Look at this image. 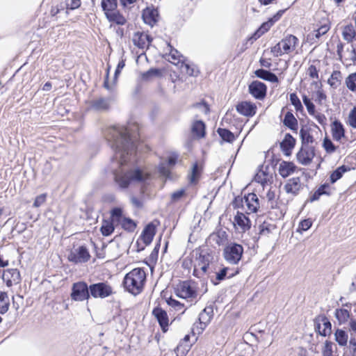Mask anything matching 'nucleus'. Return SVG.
I'll return each mask as SVG.
<instances>
[{
  "label": "nucleus",
  "mask_w": 356,
  "mask_h": 356,
  "mask_svg": "<svg viewBox=\"0 0 356 356\" xmlns=\"http://www.w3.org/2000/svg\"><path fill=\"white\" fill-rule=\"evenodd\" d=\"M140 126L136 122L129 124L127 127L114 130L113 135L116 139L111 145L115 153L121 152L119 167L113 170V180L121 189H127L133 183L144 182L150 178V173L145 172L139 167L129 168L127 166L124 154L134 150L136 145L132 138L139 136Z\"/></svg>",
  "instance_id": "1"
},
{
  "label": "nucleus",
  "mask_w": 356,
  "mask_h": 356,
  "mask_svg": "<svg viewBox=\"0 0 356 356\" xmlns=\"http://www.w3.org/2000/svg\"><path fill=\"white\" fill-rule=\"evenodd\" d=\"M332 22L327 15L323 13H316L312 24V30L307 35V41L310 44H318L330 31Z\"/></svg>",
  "instance_id": "2"
},
{
  "label": "nucleus",
  "mask_w": 356,
  "mask_h": 356,
  "mask_svg": "<svg viewBox=\"0 0 356 356\" xmlns=\"http://www.w3.org/2000/svg\"><path fill=\"white\" fill-rule=\"evenodd\" d=\"M147 274L143 268H135L123 279L124 289L134 296L141 293L146 283Z\"/></svg>",
  "instance_id": "3"
},
{
  "label": "nucleus",
  "mask_w": 356,
  "mask_h": 356,
  "mask_svg": "<svg viewBox=\"0 0 356 356\" xmlns=\"http://www.w3.org/2000/svg\"><path fill=\"white\" fill-rule=\"evenodd\" d=\"M101 8L110 27L127 24V17L118 9V0H101Z\"/></svg>",
  "instance_id": "4"
},
{
  "label": "nucleus",
  "mask_w": 356,
  "mask_h": 356,
  "mask_svg": "<svg viewBox=\"0 0 356 356\" xmlns=\"http://www.w3.org/2000/svg\"><path fill=\"white\" fill-rule=\"evenodd\" d=\"M234 209H241L246 214L257 213L259 209V200L254 193H249L244 196H237L232 202Z\"/></svg>",
  "instance_id": "5"
},
{
  "label": "nucleus",
  "mask_w": 356,
  "mask_h": 356,
  "mask_svg": "<svg viewBox=\"0 0 356 356\" xmlns=\"http://www.w3.org/2000/svg\"><path fill=\"white\" fill-rule=\"evenodd\" d=\"M296 36L289 34L282 39L278 43L271 47L270 51L275 57L293 52L298 44Z\"/></svg>",
  "instance_id": "6"
},
{
  "label": "nucleus",
  "mask_w": 356,
  "mask_h": 356,
  "mask_svg": "<svg viewBox=\"0 0 356 356\" xmlns=\"http://www.w3.org/2000/svg\"><path fill=\"white\" fill-rule=\"evenodd\" d=\"M211 259V255L207 252H196L193 261L194 268L193 275L197 278L204 277L207 273Z\"/></svg>",
  "instance_id": "7"
},
{
  "label": "nucleus",
  "mask_w": 356,
  "mask_h": 356,
  "mask_svg": "<svg viewBox=\"0 0 356 356\" xmlns=\"http://www.w3.org/2000/svg\"><path fill=\"white\" fill-rule=\"evenodd\" d=\"M160 225L159 220H154L146 225L138 237L136 244L139 250H143L150 245L156 234L157 227Z\"/></svg>",
  "instance_id": "8"
},
{
  "label": "nucleus",
  "mask_w": 356,
  "mask_h": 356,
  "mask_svg": "<svg viewBox=\"0 0 356 356\" xmlns=\"http://www.w3.org/2000/svg\"><path fill=\"white\" fill-rule=\"evenodd\" d=\"M175 293L181 298L193 300L197 296V283L192 280L180 281L175 288Z\"/></svg>",
  "instance_id": "9"
},
{
  "label": "nucleus",
  "mask_w": 356,
  "mask_h": 356,
  "mask_svg": "<svg viewBox=\"0 0 356 356\" xmlns=\"http://www.w3.org/2000/svg\"><path fill=\"white\" fill-rule=\"evenodd\" d=\"M90 258V251L86 245H81L76 248L74 246L67 254V260L74 264L87 263Z\"/></svg>",
  "instance_id": "10"
},
{
  "label": "nucleus",
  "mask_w": 356,
  "mask_h": 356,
  "mask_svg": "<svg viewBox=\"0 0 356 356\" xmlns=\"http://www.w3.org/2000/svg\"><path fill=\"white\" fill-rule=\"evenodd\" d=\"M71 299L76 302H83L90 298V285L85 281H79L72 284L70 293Z\"/></svg>",
  "instance_id": "11"
},
{
  "label": "nucleus",
  "mask_w": 356,
  "mask_h": 356,
  "mask_svg": "<svg viewBox=\"0 0 356 356\" xmlns=\"http://www.w3.org/2000/svg\"><path fill=\"white\" fill-rule=\"evenodd\" d=\"M243 254V247L238 243H231L227 245L223 251L225 259L231 264H237Z\"/></svg>",
  "instance_id": "12"
},
{
  "label": "nucleus",
  "mask_w": 356,
  "mask_h": 356,
  "mask_svg": "<svg viewBox=\"0 0 356 356\" xmlns=\"http://www.w3.org/2000/svg\"><path fill=\"white\" fill-rule=\"evenodd\" d=\"M90 297L93 298H106L113 294L112 286L108 282L91 284L90 285Z\"/></svg>",
  "instance_id": "13"
},
{
  "label": "nucleus",
  "mask_w": 356,
  "mask_h": 356,
  "mask_svg": "<svg viewBox=\"0 0 356 356\" xmlns=\"http://www.w3.org/2000/svg\"><path fill=\"white\" fill-rule=\"evenodd\" d=\"M213 316V314L211 308H205L201 312L199 315L198 321L195 322L192 327V333L193 335L195 334H201L211 322Z\"/></svg>",
  "instance_id": "14"
},
{
  "label": "nucleus",
  "mask_w": 356,
  "mask_h": 356,
  "mask_svg": "<svg viewBox=\"0 0 356 356\" xmlns=\"http://www.w3.org/2000/svg\"><path fill=\"white\" fill-rule=\"evenodd\" d=\"M302 102L306 106L307 113L309 115L314 118V119L321 124L325 125L327 123V118L323 113L316 111V106L309 96L304 94L302 95Z\"/></svg>",
  "instance_id": "15"
},
{
  "label": "nucleus",
  "mask_w": 356,
  "mask_h": 356,
  "mask_svg": "<svg viewBox=\"0 0 356 356\" xmlns=\"http://www.w3.org/2000/svg\"><path fill=\"white\" fill-rule=\"evenodd\" d=\"M316 155L314 147L309 145H301L296 154L298 162L302 165H309L312 163Z\"/></svg>",
  "instance_id": "16"
},
{
  "label": "nucleus",
  "mask_w": 356,
  "mask_h": 356,
  "mask_svg": "<svg viewBox=\"0 0 356 356\" xmlns=\"http://www.w3.org/2000/svg\"><path fill=\"white\" fill-rule=\"evenodd\" d=\"M204 171V163L200 161H195L187 175L189 185L196 186L199 184Z\"/></svg>",
  "instance_id": "17"
},
{
  "label": "nucleus",
  "mask_w": 356,
  "mask_h": 356,
  "mask_svg": "<svg viewBox=\"0 0 356 356\" xmlns=\"http://www.w3.org/2000/svg\"><path fill=\"white\" fill-rule=\"evenodd\" d=\"M315 330L321 336L326 337L332 332V324L325 315L318 316L314 321Z\"/></svg>",
  "instance_id": "18"
},
{
  "label": "nucleus",
  "mask_w": 356,
  "mask_h": 356,
  "mask_svg": "<svg viewBox=\"0 0 356 356\" xmlns=\"http://www.w3.org/2000/svg\"><path fill=\"white\" fill-rule=\"evenodd\" d=\"M142 18L146 24L154 26L159 20L158 8L152 4L147 6L142 11Z\"/></svg>",
  "instance_id": "19"
},
{
  "label": "nucleus",
  "mask_w": 356,
  "mask_h": 356,
  "mask_svg": "<svg viewBox=\"0 0 356 356\" xmlns=\"http://www.w3.org/2000/svg\"><path fill=\"white\" fill-rule=\"evenodd\" d=\"M234 227L241 233H245L251 227V221L242 211H237L234 217Z\"/></svg>",
  "instance_id": "20"
},
{
  "label": "nucleus",
  "mask_w": 356,
  "mask_h": 356,
  "mask_svg": "<svg viewBox=\"0 0 356 356\" xmlns=\"http://www.w3.org/2000/svg\"><path fill=\"white\" fill-rule=\"evenodd\" d=\"M249 93L255 99L262 100L267 93V86L259 81H253L248 86Z\"/></svg>",
  "instance_id": "21"
},
{
  "label": "nucleus",
  "mask_w": 356,
  "mask_h": 356,
  "mask_svg": "<svg viewBox=\"0 0 356 356\" xmlns=\"http://www.w3.org/2000/svg\"><path fill=\"white\" fill-rule=\"evenodd\" d=\"M2 279L8 287H12L21 282L22 278L19 270L17 268H8L4 270Z\"/></svg>",
  "instance_id": "22"
},
{
  "label": "nucleus",
  "mask_w": 356,
  "mask_h": 356,
  "mask_svg": "<svg viewBox=\"0 0 356 356\" xmlns=\"http://www.w3.org/2000/svg\"><path fill=\"white\" fill-rule=\"evenodd\" d=\"M236 110L240 115L251 118L256 114L257 107L250 101H241L236 105Z\"/></svg>",
  "instance_id": "23"
},
{
  "label": "nucleus",
  "mask_w": 356,
  "mask_h": 356,
  "mask_svg": "<svg viewBox=\"0 0 356 356\" xmlns=\"http://www.w3.org/2000/svg\"><path fill=\"white\" fill-rule=\"evenodd\" d=\"M152 315L158 321L161 329L163 333L168 331L169 317L167 312L160 307H156L152 310Z\"/></svg>",
  "instance_id": "24"
},
{
  "label": "nucleus",
  "mask_w": 356,
  "mask_h": 356,
  "mask_svg": "<svg viewBox=\"0 0 356 356\" xmlns=\"http://www.w3.org/2000/svg\"><path fill=\"white\" fill-rule=\"evenodd\" d=\"M284 189L287 194H291L293 196L298 195L303 189L301 178L295 177L288 179L284 186Z\"/></svg>",
  "instance_id": "25"
},
{
  "label": "nucleus",
  "mask_w": 356,
  "mask_h": 356,
  "mask_svg": "<svg viewBox=\"0 0 356 356\" xmlns=\"http://www.w3.org/2000/svg\"><path fill=\"white\" fill-rule=\"evenodd\" d=\"M88 110L99 112L108 111L110 109V99L106 97H98L88 103Z\"/></svg>",
  "instance_id": "26"
},
{
  "label": "nucleus",
  "mask_w": 356,
  "mask_h": 356,
  "mask_svg": "<svg viewBox=\"0 0 356 356\" xmlns=\"http://www.w3.org/2000/svg\"><path fill=\"white\" fill-rule=\"evenodd\" d=\"M133 43L137 47L144 49L148 48L152 39L150 35L144 31H136L133 35Z\"/></svg>",
  "instance_id": "27"
},
{
  "label": "nucleus",
  "mask_w": 356,
  "mask_h": 356,
  "mask_svg": "<svg viewBox=\"0 0 356 356\" xmlns=\"http://www.w3.org/2000/svg\"><path fill=\"white\" fill-rule=\"evenodd\" d=\"M321 70V60L314 59L309 63L308 67L306 69V74L308 77L313 80V84H318L320 81L319 72Z\"/></svg>",
  "instance_id": "28"
},
{
  "label": "nucleus",
  "mask_w": 356,
  "mask_h": 356,
  "mask_svg": "<svg viewBox=\"0 0 356 356\" xmlns=\"http://www.w3.org/2000/svg\"><path fill=\"white\" fill-rule=\"evenodd\" d=\"M254 179L256 182L261 184L263 186L270 184L273 181V175L268 172V167L261 165L257 170Z\"/></svg>",
  "instance_id": "29"
},
{
  "label": "nucleus",
  "mask_w": 356,
  "mask_h": 356,
  "mask_svg": "<svg viewBox=\"0 0 356 356\" xmlns=\"http://www.w3.org/2000/svg\"><path fill=\"white\" fill-rule=\"evenodd\" d=\"M191 132L193 138L200 140L205 138L206 124L202 120H195L192 122L191 127Z\"/></svg>",
  "instance_id": "30"
},
{
  "label": "nucleus",
  "mask_w": 356,
  "mask_h": 356,
  "mask_svg": "<svg viewBox=\"0 0 356 356\" xmlns=\"http://www.w3.org/2000/svg\"><path fill=\"white\" fill-rule=\"evenodd\" d=\"M169 52L164 55V58L172 64L179 66L184 61L183 56L179 51L175 49L170 43L168 44Z\"/></svg>",
  "instance_id": "31"
},
{
  "label": "nucleus",
  "mask_w": 356,
  "mask_h": 356,
  "mask_svg": "<svg viewBox=\"0 0 356 356\" xmlns=\"http://www.w3.org/2000/svg\"><path fill=\"white\" fill-rule=\"evenodd\" d=\"M331 134L334 140L341 142L345 138V129L339 120H334L331 125Z\"/></svg>",
  "instance_id": "32"
},
{
  "label": "nucleus",
  "mask_w": 356,
  "mask_h": 356,
  "mask_svg": "<svg viewBox=\"0 0 356 356\" xmlns=\"http://www.w3.org/2000/svg\"><path fill=\"white\" fill-rule=\"evenodd\" d=\"M298 170V168L293 162L282 161L278 168V171L281 177L286 178L293 174Z\"/></svg>",
  "instance_id": "33"
},
{
  "label": "nucleus",
  "mask_w": 356,
  "mask_h": 356,
  "mask_svg": "<svg viewBox=\"0 0 356 356\" xmlns=\"http://www.w3.org/2000/svg\"><path fill=\"white\" fill-rule=\"evenodd\" d=\"M332 194L330 183L321 184L316 191L309 195L310 202L318 200L322 195L330 196Z\"/></svg>",
  "instance_id": "34"
},
{
  "label": "nucleus",
  "mask_w": 356,
  "mask_h": 356,
  "mask_svg": "<svg viewBox=\"0 0 356 356\" xmlns=\"http://www.w3.org/2000/svg\"><path fill=\"white\" fill-rule=\"evenodd\" d=\"M295 145L296 139L290 134H286L283 140L280 143V148L284 155L290 156Z\"/></svg>",
  "instance_id": "35"
},
{
  "label": "nucleus",
  "mask_w": 356,
  "mask_h": 356,
  "mask_svg": "<svg viewBox=\"0 0 356 356\" xmlns=\"http://www.w3.org/2000/svg\"><path fill=\"white\" fill-rule=\"evenodd\" d=\"M277 21V17H273L270 18L267 22L261 24L259 28L252 34L250 39L256 40L263 35L265 33L268 31L271 26L275 22Z\"/></svg>",
  "instance_id": "36"
},
{
  "label": "nucleus",
  "mask_w": 356,
  "mask_h": 356,
  "mask_svg": "<svg viewBox=\"0 0 356 356\" xmlns=\"http://www.w3.org/2000/svg\"><path fill=\"white\" fill-rule=\"evenodd\" d=\"M282 122L285 127L293 131L297 132L298 129V122L291 111H287L284 113Z\"/></svg>",
  "instance_id": "37"
},
{
  "label": "nucleus",
  "mask_w": 356,
  "mask_h": 356,
  "mask_svg": "<svg viewBox=\"0 0 356 356\" xmlns=\"http://www.w3.org/2000/svg\"><path fill=\"white\" fill-rule=\"evenodd\" d=\"M300 136L302 141V145H309V144H313L315 142V139L313 136V130L309 127H302L300 131Z\"/></svg>",
  "instance_id": "38"
},
{
  "label": "nucleus",
  "mask_w": 356,
  "mask_h": 356,
  "mask_svg": "<svg viewBox=\"0 0 356 356\" xmlns=\"http://www.w3.org/2000/svg\"><path fill=\"white\" fill-rule=\"evenodd\" d=\"M341 35L344 40L351 43L356 40V28L352 23H349L342 28Z\"/></svg>",
  "instance_id": "39"
},
{
  "label": "nucleus",
  "mask_w": 356,
  "mask_h": 356,
  "mask_svg": "<svg viewBox=\"0 0 356 356\" xmlns=\"http://www.w3.org/2000/svg\"><path fill=\"white\" fill-rule=\"evenodd\" d=\"M310 99L312 101L314 100L318 106H321L325 104L327 96L321 84H320L318 89L313 93L312 97Z\"/></svg>",
  "instance_id": "40"
},
{
  "label": "nucleus",
  "mask_w": 356,
  "mask_h": 356,
  "mask_svg": "<svg viewBox=\"0 0 356 356\" xmlns=\"http://www.w3.org/2000/svg\"><path fill=\"white\" fill-rule=\"evenodd\" d=\"M257 77L263 80L270 81L271 83H278L279 79L277 76L273 72L264 69H258L254 72Z\"/></svg>",
  "instance_id": "41"
},
{
  "label": "nucleus",
  "mask_w": 356,
  "mask_h": 356,
  "mask_svg": "<svg viewBox=\"0 0 356 356\" xmlns=\"http://www.w3.org/2000/svg\"><path fill=\"white\" fill-rule=\"evenodd\" d=\"M349 170H350V168L345 165L338 167L336 170H334V171H332L330 173V184H334L336 181H337L339 179H340L343 177V175L345 172H346Z\"/></svg>",
  "instance_id": "42"
},
{
  "label": "nucleus",
  "mask_w": 356,
  "mask_h": 356,
  "mask_svg": "<svg viewBox=\"0 0 356 356\" xmlns=\"http://www.w3.org/2000/svg\"><path fill=\"white\" fill-rule=\"evenodd\" d=\"M269 208L270 211L268 213L271 219L276 220L284 218L286 211L283 207L279 205V202H277L276 206Z\"/></svg>",
  "instance_id": "43"
},
{
  "label": "nucleus",
  "mask_w": 356,
  "mask_h": 356,
  "mask_svg": "<svg viewBox=\"0 0 356 356\" xmlns=\"http://www.w3.org/2000/svg\"><path fill=\"white\" fill-rule=\"evenodd\" d=\"M10 307V300L8 295L5 291H0V314H6Z\"/></svg>",
  "instance_id": "44"
},
{
  "label": "nucleus",
  "mask_w": 356,
  "mask_h": 356,
  "mask_svg": "<svg viewBox=\"0 0 356 356\" xmlns=\"http://www.w3.org/2000/svg\"><path fill=\"white\" fill-rule=\"evenodd\" d=\"M163 75V70L157 68H151L147 72L142 74V79L148 81L154 77H161Z\"/></svg>",
  "instance_id": "45"
},
{
  "label": "nucleus",
  "mask_w": 356,
  "mask_h": 356,
  "mask_svg": "<svg viewBox=\"0 0 356 356\" xmlns=\"http://www.w3.org/2000/svg\"><path fill=\"white\" fill-rule=\"evenodd\" d=\"M113 223L114 222L111 220H103L100 228V232L103 236H110L114 232L115 227Z\"/></svg>",
  "instance_id": "46"
},
{
  "label": "nucleus",
  "mask_w": 356,
  "mask_h": 356,
  "mask_svg": "<svg viewBox=\"0 0 356 356\" xmlns=\"http://www.w3.org/2000/svg\"><path fill=\"white\" fill-rule=\"evenodd\" d=\"M334 315L340 324L344 323L350 318V311L344 308L337 309Z\"/></svg>",
  "instance_id": "47"
},
{
  "label": "nucleus",
  "mask_w": 356,
  "mask_h": 356,
  "mask_svg": "<svg viewBox=\"0 0 356 356\" xmlns=\"http://www.w3.org/2000/svg\"><path fill=\"white\" fill-rule=\"evenodd\" d=\"M192 343L182 342L180 341L178 346L175 349L177 356H186L188 351L191 350Z\"/></svg>",
  "instance_id": "48"
},
{
  "label": "nucleus",
  "mask_w": 356,
  "mask_h": 356,
  "mask_svg": "<svg viewBox=\"0 0 356 356\" xmlns=\"http://www.w3.org/2000/svg\"><path fill=\"white\" fill-rule=\"evenodd\" d=\"M341 72L339 70H334L327 80L328 84L332 88H337L341 81Z\"/></svg>",
  "instance_id": "49"
},
{
  "label": "nucleus",
  "mask_w": 356,
  "mask_h": 356,
  "mask_svg": "<svg viewBox=\"0 0 356 356\" xmlns=\"http://www.w3.org/2000/svg\"><path fill=\"white\" fill-rule=\"evenodd\" d=\"M291 104L294 106L297 113H302L304 111L303 106L296 92H292L289 95Z\"/></svg>",
  "instance_id": "50"
},
{
  "label": "nucleus",
  "mask_w": 356,
  "mask_h": 356,
  "mask_svg": "<svg viewBox=\"0 0 356 356\" xmlns=\"http://www.w3.org/2000/svg\"><path fill=\"white\" fill-rule=\"evenodd\" d=\"M217 131L221 138L226 142L232 143L236 139L234 134L227 129L218 128Z\"/></svg>",
  "instance_id": "51"
},
{
  "label": "nucleus",
  "mask_w": 356,
  "mask_h": 356,
  "mask_svg": "<svg viewBox=\"0 0 356 356\" xmlns=\"http://www.w3.org/2000/svg\"><path fill=\"white\" fill-rule=\"evenodd\" d=\"M322 147L325 149V152L328 154H333L337 149V146H336L331 140V139L327 136L323 139Z\"/></svg>",
  "instance_id": "52"
},
{
  "label": "nucleus",
  "mask_w": 356,
  "mask_h": 356,
  "mask_svg": "<svg viewBox=\"0 0 356 356\" xmlns=\"http://www.w3.org/2000/svg\"><path fill=\"white\" fill-rule=\"evenodd\" d=\"M348 89L352 92H356V72L350 74L345 80Z\"/></svg>",
  "instance_id": "53"
},
{
  "label": "nucleus",
  "mask_w": 356,
  "mask_h": 356,
  "mask_svg": "<svg viewBox=\"0 0 356 356\" xmlns=\"http://www.w3.org/2000/svg\"><path fill=\"white\" fill-rule=\"evenodd\" d=\"M119 223L124 229L128 232H134L136 227L135 222L127 218H124Z\"/></svg>",
  "instance_id": "54"
},
{
  "label": "nucleus",
  "mask_w": 356,
  "mask_h": 356,
  "mask_svg": "<svg viewBox=\"0 0 356 356\" xmlns=\"http://www.w3.org/2000/svg\"><path fill=\"white\" fill-rule=\"evenodd\" d=\"M111 220L113 222L119 223L124 217L122 216V209L120 207H115L111 211Z\"/></svg>",
  "instance_id": "55"
},
{
  "label": "nucleus",
  "mask_w": 356,
  "mask_h": 356,
  "mask_svg": "<svg viewBox=\"0 0 356 356\" xmlns=\"http://www.w3.org/2000/svg\"><path fill=\"white\" fill-rule=\"evenodd\" d=\"M335 340L340 346H346L348 341V334L342 330H337L335 332Z\"/></svg>",
  "instance_id": "56"
},
{
  "label": "nucleus",
  "mask_w": 356,
  "mask_h": 356,
  "mask_svg": "<svg viewBox=\"0 0 356 356\" xmlns=\"http://www.w3.org/2000/svg\"><path fill=\"white\" fill-rule=\"evenodd\" d=\"M266 200H267V207H273L277 205V202H278L277 199L276 198V193L274 190L270 188L266 193Z\"/></svg>",
  "instance_id": "57"
},
{
  "label": "nucleus",
  "mask_w": 356,
  "mask_h": 356,
  "mask_svg": "<svg viewBox=\"0 0 356 356\" xmlns=\"http://www.w3.org/2000/svg\"><path fill=\"white\" fill-rule=\"evenodd\" d=\"M183 72L186 74L188 76H197L198 71L195 69V67H192L188 63H186L184 60L181 63V64L179 66Z\"/></svg>",
  "instance_id": "58"
},
{
  "label": "nucleus",
  "mask_w": 356,
  "mask_h": 356,
  "mask_svg": "<svg viewBox=\"0 0 356 356\" xmlns=\"http://www.w3.org/2000/svg\"><path fill=\"white\" fill-rule=\"evenodd\" d=\"M313 221L311 218L302 220L298 227V232H302L307 231L312 226Z\"/></svg>",
  "instance_id": "59"
},
{
  "label": "nucleus",
  "mask_w": 356,
  "mask_h": 356,
  "mask_svg": "<svg viewBox=\"0 0 356 356\" xmlns=\"http://www.w3.org/2000/svg\"><path fill=\"white\" fill-rule=\"evenodd\" d=\"M347 124L352 128L356 129V106H354L350 111L348 120L346 122Z\"/></svg>",
  "instance_id": "60"
},
{
  "label": "nucleus",
  "mask_w": 356,
  "mask_h": 356,
  "mask_svg": "<svg viewBox=\"0 0 356 356\" xmlns=\"http://www.w3.org/2000/svg\"><path fill=\"white\" fill-rule=\"evenodd\" d=\"M159 172L165 178H170L171 175V168L165 163H161L158 168Z\"/></svg>",
  "instance_id": "61"
},
{
  "label": "nucleus",
  "mask_w": 356,
  "mask_h": 356,
  "mask_svg": "<svg viewBox=\"0 0 356 356\" xmlns=\"http://www.w3.org/2000/svg\"><path fill=\"white\" fill-rule=\"evenodd\" d=\"M179 159V155L176 152H172L170 154V155L168 156L167 159V164L169 167L172 168L177 163Z\"/></svg>",
  "instance_id": "62"
},
{
  "label": "nucleus",
  "mask_w": 356,
  "mask_h": 356,
  "mask_svg": "<svg viewBox=\"0 0 356 356\" xmlns=\"http://www.w3.org/2000/svg\"><path fill=\"white\" fill-rule=\"evenodd\" d=\"M270 227H271V225L268 222L264 221L259 227V234L260 235H266V234L270 233V232H271Z\"/></svg>",
  "instance_id": "63"
},
{
  "label": "nucleus",
  "mask_w": 356,
  "mask_h": 356,
  "mask_svg": "<svg viewBox=\"0 0 356 356\" xmlns=\"http://www.w3.org/2000/svg\"><path fill=\"white\" fill-rule=\"evenodd\" d=\"M332 345L331 341H326L322 350L323 356H332Z\"/></svg>",
  "instance_id": "64"
}]
</instances>
